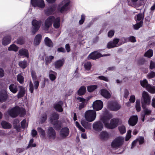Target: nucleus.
Returning <instances> with one entry per match:
<instances>
[{
    "label": "nucleus",
    "instance_id": "nucleus-1",
    "mask_svg": "<svg viewBox=\"0 0 155 155\" xmlns=\"http://www.w3.org/2000/svg\"><path fill=\"white\" fill-rule=\"evenodd\" d=\"M112 117L111 114H109L108 117H105L102 118V120L105 126L109 129H113L117 126L119 121L118 119L113 118L111 120L110 124L108 123L110 119Z\"/></svg>",
    "mask_w": 155,
    "mask_h": 155
},
{
    "label": "nucleus",
    "instance_id": "nucleus-2",
    "mask_svg": "<svg viewBox=\"0 0 155 155\" xmlns=\"http://www.w3.org/2000/svg\"><path fill=\"white\" fill-rule=\"evenodd\" d=\"M60 19L59 17L55 18L53 16H50L48 17L45 21V25L47 28H49L53 23L54 28H58L60 25Z\"/></svg>",
    "mask_w": 155,
    "mask_h": 155
},
{
    "label": "nucleus",
    "instance_id": "nucleus-3",
    "mask_svg": "<svg viewBox=\"0 0 155 155\" xmlns=\"http://www.w3.org/2000/svg\"><path fill=\"white\" fill-rule=\"evenodd\" d=\"M8 113L10 116L13 117H16L18 114L22 117L25 114V110L24 108L16 107L8 110Z\"/></svg>",
    "mask_w": 155,
    "mask_h": 155
},
{
    "label": "nucleus",
    "instance_id": "nucleus-4",
    "mask_svg": "<svg viewBox=\"0 0 155 155\" xmlns=\"http://www.w3.org/2000/svg\"><path fill=\"white\" fill-rule=\"evenodd\" d=\"M59 115L58 114L54 113L51 115L50 120L56 130H59L62 126V123L58 121Z\"/></svg>",
    "mask_w": 155,
    "mask_h": 155
},
{
    "label": "nucleus",
    "instance_id": "nucleus-5",
    "mask_svg": "<svg viewBox=\"0 0 155 155\" xmlns=\"http://www.w3.org/2000/svg\"><path fill=\"white\" fill-rule=\"evenodd\" d=\"M96 117V113L94 110H87L85 113L84 117L86 120L89 122L94 121Z\"/></svg>",
    "mask_w": 155,
    "mask_h": 155
},
{
    "label": "nucleus",
    "instance_id": "nucleus-6",
    "mask_svg": "<svg viewBox=\"0 0 155 155\" xmlns=\"http://www.w3.org/2000/svg\"><path fill=\"white\" fill-rule=\"evenodd\" d=\"M150 97L148 94L146 92L143 91L141 100L142 107V108H144L147 105L150 104Z\"/></svg>",
    "mask_w": 155,
    "mask_h": 155
},
{
    "label": "nucleus",
    "instance_id": "nucleus-7",
    "mask_svg": "<svg viewBox=\"0 0 155 155\" xmlns=\"http://www.w3.org/2000/svg\"><path fill=\"white\" fill-rule=\"evenodd\" d=\"M70 0H64L59 4V6L61 7L60 11L63 13L68 10L69 8Z\"/></svg>",
    "mask_w": 155,
    "mask_h": 155
},
{
    "label": "nucleus",
    "instance_id": "nucleus-8",
    "mask_svg": "<svg viewBox=\"0 0 155 155\" xmlns=\"http://www.w3.org/2000/svg\"><path fill=\"white\" fill-rule=\"evenodd\" d=\"M124 140V138L122 137H118L116 138L112 142L111 146L114 148L117 147L121 146Z\"/></svg>",
    "mask_w": 155,
    "mask_h": 155
},
{
    "label": "nucleus",
    "instance_id": "nucleus-9",
    "mask_svg": "<svg viewBox=\"0 0 155 155\" xmlns=\"http://www.w3.org/2000/svg\"><path fill=\"white\" fill-rule=\"evenodd\" d=\"M41 23V20H34L32 22V25L33 26V28L32 30V35L35 34L39 29Z\"/></svg>",
    "mask_w": 155,
    "mask_h": 155
},
{
    "label": "nucleus",
    "instance_id": "nucleus-10",
    "mask_svg": "<svg viewBox=\"0 0 155 155\" xmlns=\"http://www.w3.org/2000/svg\"><path fill=\"white\" fill-rule=\"evenodd\" d=\"M107 106L110 110L114 111H117L121 108L120 105L116 102H108Z\"/></svg>",
    "mask_w": 155,
    "mask_h": 155
},
{
    "label": "nucleus",
    "instance_id": "nucleus-11",
    "mask_svg": "<svg viewBox=\"0 0 155 155\" xmlns=\"http://www.w3.org/2000/svg\"><path fill=\"white\" fill-rule=\"evenodd\" d=\"M31 3L35 7L38 6L43 8L45 7V4L43 0H31Z\"/></svg>",
    "mask_w": 155,
    "mask_h": 155
},
{
    "label": "nucleus",
    "instance_id": "nucleus-12",
    "mask_svg": "<svg viewBox=\"0 0 155 155\" xmlns=\"http://www.w3.org/2000/svg\"><path fill=\"white\" fill-rule=\"evenodd\" d=\"M103 102L99 100H97L94 102L93 104V108L95 110L97 111L101 110L103 107Z\"/></svg>",
    "mask_w": 155,
    "mask_h": 155
},
{
    "label": "nucleus",
    "instance_id": "nucleus-13",
    "mask_svg": "<svg viewBox=\"0 0 155 155\" xmlns=\"http://www.w3.org/2000/svg\"><path fill=\"white\" fill-rule=\"evenodd\" d=\"M56 8V6L55 5H52L48 7L44 10V12L46 15H49L53 14Z\"/></svg>",
    "mask_w": 155,
    "mask_h": 155
},
{
    "label": "nucleus",
    "instance_id": "nucleus-14",
    "mask_svg": "<svg viewBox=\"0 0 155 155\" xmlns=\"http://www.w3.org/2000/svg\"><path fill=\"white\" fill-rule=\"evenodd\" d=\"M109 55H110V54H105L103 56H108ZM103 56H102L100 53L96 51H95L92 52L88 56V58L89 59H92L93 60H96Z\"/></svg>",
    "mask_w": 155,
    "mask_h": 155
},
{
    "label": "nucleus",
    "instance_id": "nucleus-15",
    "mask_svg": "<svg viewBox=\"0 0 155 155\" xmlns=\"http://www.w3.org/2000/svg\"><path fill=\"white\" fill-rule=\"evenodd\" d=\"M103 127V125L100 121L95 122L93 124V129L97 131H101Z\"/></svg>",
    "mask_w": 155,
    "mask_h": 155
},
{
    "label": "nucleus",
    "instance_id": "nucleus-16",
    "mask_svg": "<svg viewBox=\"0 0 155 155\" xmlns=\"http://www.w3.org/2000/svg\"><path fill=\"white\" fill-rule=\"evenodd\" d=\"M47 134L50 139H54L56 137V133L53 127H49L47 130Z\"/></svg>",
    "mask_w": 155,
    "mask_h": 155
},
{
    "label": "nucleus",
    "instance_id": "nucleus-17",
    "mask_svg": "<svg viewBox=\"0 0 155 155\" xmlns=\"http://www.w3.org/2000/svg\"><path fill=\"white\" fill-rule=\"evenodd\" d=\"M69 130L68 128L64 127L60 131V135L62 138H66L69 135Z\"/></svg>",
    "mask_w": 155,
    "mask_h": 155
},
{
    "label": "nucleus",
    "instance_id": "nucleus-18",
    "mask_svg": "<svg viewBox=\"0 0 155 155\" xmlns=\"http://www.w3.org/2000/svg\"><path fill=\"white\" fill-rule=\"evenodd\" d=\"M119 41V39H114L113 41H111L107 43V47L110 49L117 46V45Z\"/></svg>",
    "mask_w": 155,
    "mask_h": 155
},
{
    "label": "nucleus",
    "instance_id": "nucleus-19",
    "mask_svg": "<svg viewBox=\"0 0 155 155\" xmlns=\"http://www.w3.org/2000/svg\"><path fill=\"white\" fill-rule=\"evenodd\" d=\"M31 74L33 80V81H34V88L35 89H37L38 87L39 83L38 81L36 80V76L35 71H32L31 72Z\"/></svg>",
    "mask_w": 155,
    "mask_h": 155
},
{
    "label": "nucleus",
    "instance_id": "nucleus-20",
    "mask_svg": "<svg viewBox=\"0 0 155 155\" xmlns=\"http://www.w3.org/2000/svg\"><path fill=\"white\" fill-rule=\"evenodd\" d=\"M138 121V117L137 116H133L130 117L128 120L129 125L132 126H134L137 124Z\"/></svg>",
    "mask_w": 155,
    "mask_h": 155
},
{
    "label": "nucleus",
    "instance_id": "nucleus-21",
    "mask_svg": "<svg viewBox=\"0 0 155 155\" xmlns=\"http://www.w3.org/2000/svg\"><path fill=\"white\" fill-rule=\"evenodd\" d=\"M63 104V102L61 101L55 103L54 107L55 110L59 112H61L63 111V109L62 107Z\"/></svg>",
    "mask_w": 155,
    "mask_h": 155
},
{
    "label": "nucleus",
    "instance_id": "nucleus-22",
    "mask_svg": "<svg viewBox=\"0 0 155 155\" xmlns=\"http://www.w3.org/2000/svg\"><path fill=\"white\" fill-rule=\"evenodd\" d=\"M19 86L16 84H12L10 85L9 88L11 92L14 94H15L18 91V87Z\"/></svg>",
    "mask_w": 155,
    "mask_h": 155
},
{
    "label": "nucleus",
    "instance_id": "nucleus-23",
    "mask_svg": "<svg viewBox=\"0 0 155 155\" xmlns=\"http://www.w3.org/2000/svg\"><path fill=\"white\" fill-rule=\"evenodd\" d=\"M18 87L19 88V90L17 96L18 98H19L24 95L25 92V87L22 86H19Z\"/></svg>",
    "mask_w": 155,
    "mask_h": 155
},
{
    "label": "nucleus",
    "instance_id": "nucleus-24",
    "mask_svg": "<svg viewBox=\"0 0 155 155\" xmlns=\"http://www.w3.org/2000/svg\"><path fill=\"white\" fill-rule=\"evenodd\" d=\"M7 98V94L6 92L4 90L0 91V102L5 101Z\"/></svg>",
    "mask_w": 155,
    "mask_h": 155
},
{
    "label": "nucleus",
    "instance_id": "nucleus-25",
    "mask_svg": "<svg viewBox=\"0 0 155 155\" xmlns=\"http://www.w3.org/2000/svg\"><path fill=\"white\" fill-rule=\"evenodd\" d=\"M101 94L106 98H109L111 97V95L109 92L104 89H102L101 90Z\"/></svg>",
    "mask_w": 155,
    "mask_h": 155
},
{
    "label": "nucleus",
    "instance_id": "nucleus-26",
    "mask_svg": "<svg viewBox=\"0 0 155 155\" xmlns=\"http://www.w3.org/2000/svg\"><path fill=\"white\" fill-rule=\"evenodd\" d=\"M144 138L143 137H140L137 139L133 142L132 143V147L131 148H132L135 145L137 142H138L140 144H141L143 143L144 142Z\"/></svg>",
    "mask_w": 155,
    "mask_h": 155
},
{
    "label": "nucleus",
    "instance_id": "nucleus-27",
    "mask_svg": "<svg viewBox=\"0 0 155 155\" xmlns=\"http://www.w3.org/2000/svg\"><path fill=\"white\" fill-rule=\"evenodd\" d=\"M81 124L86 129H90L91 128V124L88 123L85 120H82L81 121Z\"/></svg>",
    "mask_w": 155,
    "mask_h": 155
},
{
    "label": "nucleus",
    "instance_id": "nucleus-28",
    "mask_svg": "<svg viewBox=\"0 0 155 155\" xmlns=\"http://www.w3.org/2000/svg\"><path fill=\"white\" fill-rule=\"evenodd\" d=\"M42 36L40 34L36 36L34 40V44L35 45H38L40 43L41 39Z\"/></svg>",
    "mask_w": 155,
    "mask_h": 155
},
{
    "label": "nucleus",
    "instance_id": "nucleus-29",
    "mask_svg": "<svg viewBox=\"0 0 155 155\" xmlns=\"http://www.w3.org/2000/svg\"><path fill=\"white\" fill-rule=\"evenodd\" d=\"M18 53L20 56H24L27 58L29 57L28 51L27 50L25 49H22L20 50Z\"/></svg>",
    "mask_w": 155,
    "mask_h": 155
},
{
    "label": "nucleus",
    "instance_id": "nucleus-30",
    "mask_svg": "<svg viewBox=\"0 0 155 155\" xmlns=\"http://www.w3.org/2000/svg\"><path fill=\"white\" fill-rule=\"evenodd\" d=\"M64 59L59 60L56 61L55 63V67L56 68H58L62 66L64 63Z\"/></svg>",
    "mask_w": 155,
    "mask_h": 155
},
{
    "label": "nucleus",
    "instance_id": "nucleus-31",
    "mask_svg": "<svg viewBox=\"0 0 155 155\" xmlns=\"http://www.w3.org/2000/svg\"><path fill=\"white\" fill-rule=\"evenodd\" d=\"M100 137V138L102 140H105L107 139L109 137V134L106 131H103L101 133Z\"/></svg>",
    "mask_w": 155,
    "mask_h": 155
},
{
    "label": "nucleus",
    "instance_id": "nucleus-32",
    "mask_svg": "<svg viewBox=\"0 0 155 155\" xmlns=\"http://www.w3.org/2000/svg\"><path fill=\"white\" fill-rule=\"evenodd\" d=\"M11 37L10 36H8L4 38L2 40V44L3 45H6L10 43Z\"/></svg>",
    "mask_w": 155,
    "mask_h": 155
},
{
    "label": "nucleus",
    "instance_id": "nucleus-33",
    "mask_svg": "<svg viewBox=\"0 0 155 155\" xmlns=\"http://www.w3.org/2000/svg\"><path fill=\"white\" fill-rule=\"evenodd\" d=\"M1 125L3 128L5 129H10L12 127V125L10 124L5 121H2Z\"/></svg>",
    "mask_w": 155,
    "mask_h": 155
},
{
    "label": "nucleus",
    "instance_id": "nucleus-34",
    "mask_svg": "<svg viewBox=\"0 0 155 155\" xmlns=\"http://www.w3.org/2000/svg\"><path fill=\"white\" fill-rule=\"evenodd\" d=\"M45 42L47 46L52 47L53 46V43L51 40L48 37H46L45 39Z\"/></svg>",
    "mask_w": 155,
    "mask_h": 155
},
{
    "label": "nucleus",
    "instance_id": "nucleus-35",
    "mask_svg": "<svg viewBox=\"0 0 155 155\" xmlns=\"http://www.w3.org/2000/svg\"><path fill=\"white\" fill-rule=\"evenodd\" d=\"M86 91V88L84 86H81L78 91V94L79 95H84Z\"/></svg>",
    "mask_w": 155,
    "mask_h": 155
},
{
    "label": "nucleus",
    "instance_id": "nucleus-36",
    "mask_svg": "<svg viewBox=\"0 0 155 155\" xmlns=\"http://www.w3.org/2000/svg\"><path fill=\"white\" fill-rule=\"evenodd\" d=\"M18 48L16 45L14 44L11 45L8 48V50L13 51H17L18 49Z\"/></svg>",
    "mask_w": 155,
    "mask_h": 155
},
{
    "label": "nucleus",
    "instance_id": "nucleus-37",
    "mask_svg": "<svg viewBox=\"0 0 155 155\" xmlns=\"http://www.w3.org/2000/svg\"><path fill=\"white\" fill-rule=\"evenodd\" d=\"M146 89L150 92L154 94L155 93V87L151 86L150 85L147 87Z\"/></svg>",
    "mask_w": 155,
    "mask_h": 155
},
{
    "label": "nucleus",
    "instance_id": "nucleus-38",
    "mask_svg": "<svg viewBox=\"0 0 155 155\" xmlns=\"http://www.w3.org/2000/svg\"><path fill=\"white\" fill-rule=\"evenodd\" d=\"M54 56H47L45 58V64L48 65V64L50 63L52 59L54 58Z\"/></svg>",
    "mask_w": 155,
    "mask_h": 155
},
{
    "label": "nucleus",
    "instance_id": "nucleus-39",
    "mask_svg": "<svg viewBox=\"0 0 155 155\" xmlns=\"http://www.w3.org/2000/svg\"><path fill=\"white\" fill-rule=\"evenodd\" d=\"M136 108L137 111L139 112L141 110L140 100L137 99L136 102Z\"/></svg>",
    "mask_w": 155,
    "mask_h": 155
},
{
    "label": "nucleus",
    "instance_id": "nucleus-40",
    "mask_svg": "<svg viewBox=\"0 0 155 155\" xmlns=\"http://www.w3.org/2000/svg\"><path fill=\"white\" fill-rule=\"evenodd\" d=\"M19 66L22 68H25L27 66V62L25 61H21L19 63Z\"/></svg>",
    "mask_w": 155,
    "mask_h": 155
},
{
    "label": "nucleus",
    "instance_id": "nucleus-41",
    "mask_svg": "<svg viewBox=\"0 0 155 155\" xmlns=\"http://www.w3.org/2000/svg\"><path fill=\"white\" fill-rule=\"evenodd\" d=\"M143 23V21H141L139 22L138 23H137L136 24L134 25H133V27L134 28L135 30H137L139 28H140V27H141Z\"/></svg>",
    "mask_w": 155,
    "mask_h": 155
},
{
    "label": "nucleus",
    "instance_id": "nucleus-42",
    "mask_svg": "<svg viewBox=\"0 0 155 155\" xmlns=\"http://www.w3.org/2000/svg\"><path fill=\"white\" fill-rule=\"evenodd\" d=\"M97 88V86L96 85H91L87 87V91L89 92H92Z\"/></svg>",
    "mask_w": 155,
    "mask_h": 155
},
{
    "label": "nucleus",
    "instance_id": "nucleus-43",
    "mask_svg": "<svg viewBox=\"0 0 155 155\" xmlns=\"http://www.w3.org/2000/svg\"><path fill=\"white\" fill-rule=\"evenodd\" d=\"M153 54V51L152 50L150 49L145 53V56L150 58L152 57Z\"/></svg>",
    "mask_w": 155,
    "mask_h": 155
},
{
    "label": "nucleus",
    "instance_id": "nucleus-44",
    "mask_svg": "<svg viewBox=\"0 0 155 155\" xmlns=\"http://www.w3.org/2000/svg\"><path fill=\"white\" fill-rule=\"evenodd\" d=\"M140 84L141 86L147 88V87L150 84L148 83L146 79L140 81Z\"/></svg>",
    "mask_w": 155,
    "mask_h": 155
},
{
    "label": "nucleus",
    "instance_id": "nucleus-45",
    "mask_svg": "<svg viewBox=\"0 0 155 155\" xmlns=\"http://www.w3.org/2000/svg\"><path fill=\"white\" fill-rule=\"evenodd\" d=\"M17 81L21 84L24 82V78L21 74H18L17 76Z\"/></svg>",
    "mask_w": 155,
    "mask_h": 155
},
{
    "label": "nucleus",
    "instance_id": "nucleus-46",
    "mask_svg": "<svg viewBox=\"0 0 155 155\" xmlns=\"http://www.w3.org/2000/svg\"><path fill=\"white\" fill-rule=\"evenodd\" d=\"M38 130L40 134V137H44L45 135V131L41 127H38Z\"/></svg>",
    "mask_w": 155,
    "mask_h": 155
},
{
    "label": "nucleus",
    "instance_id": "nucleus-47",
    "mask_svg": "<svg viewBox=\"0 0 155 155\" xmlns=\"http://www.w3.org/2000/svg\"><path fill=\"white\" fill-rule=\"evenodd\" d=\"M119 130L122 134H123L126 132V128L123 125L119 126L118 127Z\"/></svg>",
    "mask_w": 155,
    "mask_h": 155
},
{
    "label": "nucleus",
    "instance_id": "nucleus-48",
    "mask_svg": "<svg viewBox=\"0 0 155 155\" xmlns=\"http://www.w3.org/2000/svg\"><path fill=\"white\" fill-rule=\"evenodd\" d=\"M146 106L144 108H143V112L144 113V115H149L151 112V110L146 108Z\"/></svg>",
    "mask_w": 155,
    "mask_h": 155
},
{
    "label": "nucleus",
    "instance_id": "nucleus-49",
    "mask_svg": "<svg viewBox=\"0 0 155 155\" xmlns=\"http://www.w3.org/2000/svg\"><path fill=\"white\" fill-rule=\"evenodd\" d=\"M84 67L85 69L87 70H89L90 69L91 65L90 62H87L84 64Z\"/></svg>",
    "mask_w": 155,
    "mask_h": 155
},
{
    "label": "nucleus",
    "instance_id": "nucleus-50",
    "mask_svg": "<svg viewBox=\"0 0 155 155\" xmlns=\"http://www.w3.org/2000/svg\"><path fill=\"white\" fill-rule=\"evenodd\" d=\"M25 41L23 37L19 38L17 41V43L19 45H22L24 43Z\"/></svg>",
    "mask_w": 155,
    "mask_h": 155
},
{
    "label": "nucleus",
    "instance_id": "nucleus-51",
    "mask_svg": "<svg viewBox=\"0 0 155 155\" xmlns=\"http://www.w3.org/2000/svg\"><path fill=\"white\" fill-rule=\"evenodd\" d=\"M47 118V115L46 114H44L42 115L41 116V120L40 122L41 124L44 123Z\"/></svg>",
    "mask_w": 155,
    "mask_h": 155
},
{
    "label": "nucleus",
    "instance_id": "nucleus-52",
    "mask_svg": "<svg viewBox=\"0 0 155 155\" xmlns=\"http://www.w3.org/2000/svg\"><path fill=\"white\" fill-rule=\"evenodd\" d=\"M29 90L31 93H32L34 90L33 84L31 81H30L29 84Z\"/></svg>",
    "mask_w": 155,
    "mask_h": 155
},
{
    "label": "nucleus",
    "instance_id": "nucleus-53",
    "mask_svg": "<svg viewBox=\"0 0 155 155\" xmlns=\"http://www.w3.org/2000/svg\"><path fill=\"white\" fill-rule=\"evenodd\" d=\"M131 131L130 130L128 131L125 138L126 141H128L131 137Z\"/></svg>",
    "mask_w": 155,
    "mask_h": 155
},
{
    "label": "nucleus",
    "instance_id": "nucleus-54",
    "mask_svg": "<svg viewBox=\"0 0 155 155\" xmlns=\"http://www.w3.org/2000/svg\"><path fill=\"white\" fill-rule=\"evenodd\" d=\"M155 77V73L153 71L150 72L147 75V78L148 79H150Z\"/></svg>",
    "mask_w": 155,
    "mask_h": 155
},
{
    "label": "nucleus",
    "instance_id": "nucleus-55",
    "mask_svg": "<svg viewBox=\"0 0 155 155\" xmlns=\"http://www.w3.org/2000/svg\"><path fill=\"white\" fill-rule=\"evenodd\" d=\"M21 124L22 128H24L28 126V124H26V120L24 119L21 122Z\"/></svg>",
    "mask_w": 155,
    "mask_h": 155
},
{
    "label": "nucleus",
    "instance_id": "nucleus-56",
    "mask_svg": "<svg viewBox=\"0 0 155 155\" xmlns=\"http://www.w3.org/2000/svg\"><path fill=\"white\" fill-rule=\"evenodd\" d=\"M85 19V16L84 14H82L81 15V20L79 21V23L80 25H82L84 23Z\"/></svg>",
    "mask_w": 155,
    "mask_h": 155
},
{
    "label": "nucleus",
    "instance_id": "nucleus-57",
    "mask_svg": "<svg viewBox=\"0 0 155 155\" xmlns=\"http://www.w3.org/2000/svg\"><path fill=\"white\" fill-rule=\"evenodd\" d=\"M99 79L104 81H108V79L107 77L104 76H100L97 77Z\"/></svg>",
    "mask_w": 155,
    "mask_h": 155
},
{
    "label": "nucleus",
    "instance_id": "nucleus-58",
    "mask_svg": "<svg viewBox=\"0 0 155 155\" xmlns=\"http://www.w3.org/2000/svg\"><path fill=\"white\" fill-rule=\"evenodd\" d=\"M143 19V15L141 14H139L137 15V21H141Z\"/></svg>",
    "mask_w": 155,
    "mask_h": 155
},
{
    "label": "nucleus",
    "instance_id": "nucleus-59",
    "mask_svg": "<svg viewBox=\"0 0 155 155\" xmlns=\"http://www.w3.org/2000/svg\"><path fill=\"white\" fill-rule=\"evenodd\" d=\"M150 68L152 69L155 68V62L151 61L150 64Z\"/></svg>",
    "mask_w": 155,
    "mask_h": 155
},
{
    "label": "nucleus",
    "instance_id": "nucleus-60",
    "mask_svg": "<svg viewBox=\"0 0 155 155\" xmlns=\"http://www.w3.org/2000/svg\"><path fill=\"white\" fill-rule=\"evenodd\" d=\"M135 100V97L134 95H131L129 99V101L130 102L132 103H134Z\"/></svg>",
    "mask_w": 155,
    "mask_h": 155
},
{
    "label": "nucleus",
    "instance_id": "nucleus-61",
    "mask_svg": "<svg viewBox=\"0 0 155 155\" xmlns=\"http://www.w3.org/2000/svg\"><path fill=\"white\" fill-rule=\"evenodd\" d=\"M114 31L113 30L110 31L108 33V36L109 37H112L114 35Z\"/></svg>",
    "mask_w": 155,
    "mask_h": 155
},
{
    "label": "nucleus",
    "instance_id": "nucleus-62",
    "mask_svg": "<svg viewBox=\"0 0 155 155\" xmlns=\"http://www.w3.org/2000/svg\"><path fill=\"white\" fill-rule=\"evenodd\" d=\"M49 77L51 81H53L56 79V76L53 74H50L49 75Z\"/></svg>",
    "mask_w": 155,
    "mask_h": 155
},
{
    "label": "nucleus",
    "instance_id": "nucleus-63",
    "mask_svg": "<svg viewBox=\"0 0 155 155\" xmlns=\"http://www.w3.org/2000/svg\"><path fill=\"white\" fill-rule=\"evenodd\" d=\"M129 41L132 42H135L136 41L135 37L134 36H130L129 37Z\"/></svg>",
    "mask_w": 155,
    "mask_h": 155
},
{
    "label": "nucleus",
    "instance_id": "nucleus-64",
    "mask_svg": "<svg viewBox=\"0 0 155 155\" xmlns=\"http://www.w3.org/2000/svg\"><path fill=\"white\" fill-rule=\"evenodd\" d=\"M124 97L125 98H127L128 95L129 94V92L127 90L125 89L124 91Z\"/></svg>",
    "mask_w": 155,
    "mask_h": 155
}]
</instances>
